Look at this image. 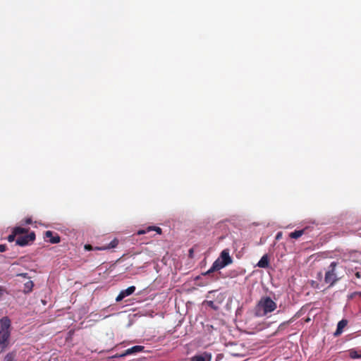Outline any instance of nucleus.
I'll use <instances>...</instances> for the list:
<instances>
[{"label": "nucleus", "mask_w": 361, "mask_h": 361, "mask_svg": "<svg viewBox=\"0 0 361 361\" xmlns=\"http://www.w3.org/2000/svg\"><path fill=\"white\" fill-rule=\"evenodd\" d=\"M11 322L8 317L0 319V349L4 350L9 344Z\"/></svg>", "instance_id": "obj_1"}, {"label": "nucleus", "mask_w": 361, "mask_h": 361, "mask_svg": "<svg viewBox=\"0 0 361 361\" xmlns=\"http://www.w3.org/2000/svg\"><path fill=\"white\" fill-rule=\"evenodd\" d=\"M277 307L276 303L268 296L262 297L257 305L256 315L263 317L274 312Z\"/></svg>", "instance_id": "obj_2"}, {"label": "nucleus", "mask_w": 361, "mask_h": 361, "mask_svg": "<svg viewBox=\"0 0 361 361\" xmlns=\"http://www.w3.org/2000/svg\"><path fill=\"white\" fill-rule=\"evenodd\" d=\"M338 264L337 262H332L325 272L324 282L329 285V288L334 286L342 278L338 276L336 271Z\"/></svg>", "instance_id": "obj_3"}, {"label": "nucleus", "mask_w": 361, "mask_h": 361, "mask_svg": "<svg viewBox=\"0 0 361 361\" xmlns=\"http://www.w3.org/2000/svg\"><path fill=\"white\" fill-rule=\"evenodd\" d=\"M35 239V233L31 232L27 235L18 236L16 240V244L20 246H25L32 243Z\"/></svg>", "instance_id": "obj_4"}, {"label": "nucleus", "mask_w": 361, "mask_h": 361, "mask_svg": "<svg viewBox=\"0 0 361 361\" xmlns=\"http://www.w3.org/2000/svg\"><path fill=\"white\" fill-rule=\"evenodd\" d=\"M145 347L142 345H135L130 348L126 349L124 353L121 354H116L114 357H123L128 355L135 354L143 351Z\"/></svg>", "instance_id": "obj_5"}, {"label": "nucleus", "mask_w": 361, "mask_h": 361, "mask_svg": "<svg viewBox=\"0 0 361 361\" xmlns=\"http://www.w3.org/2000/svg\"><path fill=\"white\" fill-rule=\"evenodd\" d=\"M135 290V287L134 286H130L125 290H122L118 296L116 298V302L121 301L123 298L127 296L132 295Z\"/></svg>", "instance_id": "obj_6"}, {"label": "nucleus", "mask_w": 361, "mask_h": 361, "mask_svg": "<svg viewBox=\"0 0 361 361\" xmlns=\"http://www.w3.org/2000/svg\"><path fill=\"white\" fill-rule=\"evenodd\" d=\"M219 259H220L222 263L223 266H227L232 263L233 259L229 255V252L228 250H224L221 254L220 256L218 257Z\"/></svg>", "instance_id": "obj_7"}, {"label": "nucleus", "mask_w": 361, "mask_h": 361, "mask_svg": "<svg viewBox=\"0 0 361 361\" xmlns=\"http://www.w3.org/2000/svg\"><path fill=\"white\" fill-rule=\"evenodd\" d=\"M44 237L48 238V241L52 244L59 243L61 241V238L57 233H54L53 231H47L44 233Z\"/></svg>", "instance_id": "obj_8"}, {"label": "nucleus", "mask_w": 361, "mask_h": 361, "mask_svg": "<svg viewBox=\"0 0 361 361\" xmlns=\"http://www.w3.org/2000/svg\"><path fill=\"white\" fill-rule=\"evenodd\" d=\"M226 266H223L222 262L218 258L214 262L211 268L207 271L205 273H204V275H209L211 273H213L216 271L220 270L221 269L225 267Z\"/></svg>", "instance_id": "obj_9"}, {"label": "nucleus", "mask_w": 361, "mask_h": 361, "mask_svg": "<svg viewBox=\"0 0 361 361\" xmlns=\"http://www.w3.org/2000/svg\"><path fill=\"white\" fill-rule=\"evenodd\" d=\"M347 324H348V320H346V319H342L340 322H338V323L337 324L336 330L334 334V336H340L343 333V329L347 326Z\"/></svg>", "instance_id": "obj_10"}, {"label": "nucleus", "mask_w": 361, "mask_h": 361, "mask_svg": "<svg viewBox=\"0 0 361 361\" xmlns=\"http://www.w3.org/2000/svg\"><path fill=\"white\" fill-rule=\"evenodd\" d=\"M118 245V240L117 238H114L107 245H105L103 247H95V250H110V249L116 247Z\"/></svg>", "instance_id": "obj_11"}, {"label": "nucleus", "mask_w": 361, "mask_h": 361, "mask_svg": "<svg viewBox=\"0 0 361 361\" xmlns=\"http://www.w3.org/2000/svg\"><path fill=\"white\" fill-rule=\"evenodd\" d=\"M257 266L260 268H267L269 266V260L267 255L262 257L257 263Z\"/></svg>", "instance_id": "obj_12"}, {"label": "nucleus", "mask_w": 361, "mask_h": 361, "mask_svg": "<svg viewBox=\"0 0 361 361\" xmlns=\"http://www.w3.org/2000/svg\"><path fill=\"white\" fill-rule=\"evenodd\" d=\"M151 231H155L157 233L161 234V229L159 227L157 226H149L147 229H142L137 231L138 235L145 234L147 232H149Z\"/></svg>", "instance_id": "obj_13"}, {"label": "nucleus", "mask_w": 361, "mask_h": 361, "mask_svg": "<svg viewBox=\"0 0 361 361\" xmlns=\"http://www.w3.org/2000/svg\"><path fill=\"white\" fill-rule=\"evenodd\" d=\"M307 230V228L302 229V230H296L293 232H291L289 234L290 238L297 239L302 236L304 233H305V231Z\"/></svg>", "instance_id": "obj_14"}, {"label": "nucleus", "mask_w": 361, "mask_h": 361, "mask_svg": "<svg viewBox=\"0 0 361 361\" xmlns=\"http://www.w3.org/2000/svg\"><path fill=\"white\" fill-rule=\"evenodd\" d=\"M34 283L32 281H28L24 283L23 293H29L32 290Z\"/></svg>", "instance_id": "obj_15"}, {"label": "nucleus", "mask_w": 361, "mask_h": 361, "mask_svg": "<svg viewBox=\"0 0 361 361\" xmlns=\"http://www.w3.org/2000/svg\"><path fill=\"white\" fill-rule=\"evenodd\" d=\"M349 356L352 359H361V353H358L355 350H349Z\"/></svg>", "instance_id": "obj_16"}, {"label": "nucleus", "mask_w": 361, "mask_h": 361, "mask_svg": "<svg viewBox=\"0 0 361 361\" xmlns=\"http://www.w3.org/2000/svg\"><path fill=\"white\" fill-rule=\"evenodd\" d=\"M289 322H290V321L281 323L278 326L277 330L274 333V335H276V334H277L279 332L283 331L285 328L287 326V325L288 324Z\"/></svg>", "instance_id": "obj_17"}, {"label": "nucleus", "mask_w": 361, "mask_h": 361, "mask_svg": "<svg viewBox=\"0 0 361 361\" xmlns=\"http://www.w3.org/2000/svg\"><path fill=\"white\" fill-rule=\"evenodd\" d=\"M13 231L15 233V234L16 235H18L26 233L27 232V230L24 228H21V227H16V228H14Z\"/></svg>", "instance_id": "obj_18"}, {"label": "nucleus", "mask_w": 361, "mask_h": 361, "mask_svg": "<svg viewBox=\"0 0 361 361\" xmlns=\"http://www.w3.org/2000/svg\"><path fill=\"white\" fill-rule=\"evenodd\" d=\"M4 361H16L15 355L12 353H8L4 357Z\"/></svg>", "instance_id": "obj_19"}, {"label": "nucleus", "mask_w": 361, "mask_h": 361, "mask_svg": "<svg viewBox=\"0 0 361 361\" xmlns=\"http://www.w3.org/2000/svg\"><path fill=\"white\" fill-rule=\"evenodd\" d=\"M191 361H206L203 355H195L191 358Z\"/></svg>", "instance_id": "obj_20"}, {"label": "nucleus", "mask_w": 361, "mask_h": 361, "mask_svg": "<svg viewBox=\"0 0 361 361\" xmlns=\"http://www.w3.org/2000/svg\"><path fill=\"white\" fill-rule=\"evenodd\" d=\"M16 235L15 234V233L13 231V233L9 235L7 238V240L9 241V242H13L15 240V238H16Z\"/></svg>", "instance_id": "obj_21"}, {"label": "nucleus", "mask_w": 361, "mask_h": 361, "mask_svg": "<svg viewBox=\"0 0 361 361\" xmlns=\"http://www.w3.org/2000/svg\"><path fill=\"white\" fill-rule=\"evenodd\" d=\"M203 356L205 357V360L206 359L207 360V361H211V359H212L211 353L205 352V353H204Z\"/></svg>", "instance_id": "obj_22"}, {"label": "nucleus", "mask_w": 361, "mask_h": 361, "mask_svg": "<svg viewBox=\"0 0 361 361\" xmlns=\"http://www.w3.org/2000/svg\"><path fill=\"white\" fill-rule=\"evenodd\" d=\"M6 293V288L2 286H0V298L3 296Z\"/></svg>", "instance_id": "obj_23"}, {"label": "nucleus", "mask_w": 361, "mask_h": 361, "mask_svg": "<svg viewBox=\"0 0 361 361\" xmlns=\"http://www.w3.org/2000/svg\"><path fill=\"white\" fill-rule=\"evenodd\" d=\"M85 249L86 250L90 251V250H95V247L93 248V247L91 245L87 244V245H85Z\"/></svg>", "instance_id": "obj_24"}, {"label": "nucleus", "mask_w": 361, "mask_h": 361, "mask_svg": "<svg viewBox=\"0 0 361 361\" xmlns=\"http://www.w3.org/2000/svg\"><path fill=\"white\" fill-rule=\"evenodd\" d=\"M6 245L4 244L0 245V252H4L6 250Z\"/></svg>", "instance_id": "obj_25"}, {"label": "nucleus", "mask_w": 361, "mask_h": 361, "mask_svg": "<svg viewBox=\"0 0 361 361\" xmlns=\"http://www.w3.org/2000/svg\"><path fill=\"white\" fill-rule=\"evenodd\" d=\"M282 236V233L281 232H279L276 234V240H279Z\"/></svg>", "instance_id": "obj_26"}, {"label": "nucleus", "mask_w": 361, "mask_h": 361, "mask_svg": "<svg viewBox=\"0 0 361 361\" xmlns=\"http://www.w3.org/2000/svg\"><path fill=\"white\" fill-rule=\"evenodd\" d=\"M355 276L357 278V279H360L361 278V271H357L355 274Z\"/></svg>", "instance_id": "obj_27"}, {"label": "nucleus", "mask_w": 361, "mask_h": 361, "mask_svg": "<svg viewBox=\"0 0 361 361\" xmlns=\"http://www.w3.org/2000/svg\"><path fill=\"white\" fill-rule=\"evenodd\" d=\"M355 295H358L361 297V292H355L352 294L351 297H353Z\"/></svg>", "instance_id": "obj_28"}, {"label": "nucleus", "mask_w": 361, "mask_h": 361, "mask_svg": "<svg viewBox=\"0 0 361 361\" xmlns=\"http://www.w3.org/2000/svg\"><path fill=\"white\" fill-rule=\"evenodd\" d=\"M25 222H26V224H30L32 223V220L30 219H26Z\"/></svg>", "instance_id": "obj_29"}, {"label": "nucleus", "mask_w": 361, "mask_h": 361, "mask_svg": "<svg viewBox=\"0 0 361 361\" xmlns=\"http://www.w3.org/2000/svg\"><path fill=\"white\" fill-rule=\"evenodd\" d=\"M221 355H220V354H219V355H217V357H216V361H217L218 360H220V359H221Z\"/></svg>", "instance_id": "obj_30"}]
</instances>
